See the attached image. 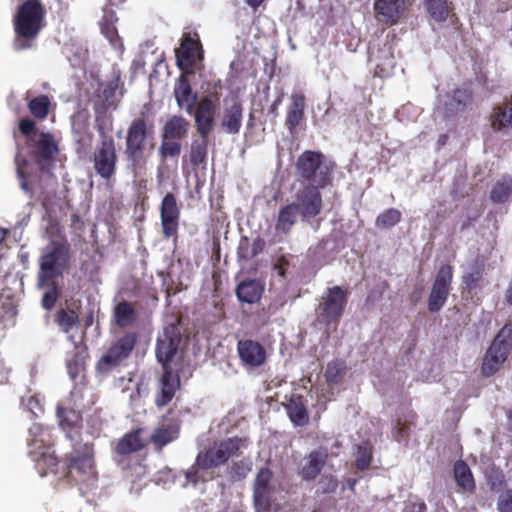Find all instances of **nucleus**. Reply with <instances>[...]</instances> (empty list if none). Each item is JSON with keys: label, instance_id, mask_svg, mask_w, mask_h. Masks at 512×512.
Returning a JSON list of instances; mask_svg holds the SVG:
<instances>
[{"label": "nucleus", "instance_id": "11", "mask_svg": "<svg viewBox=\"0 0 512 512\" xmlns=\"http://www.w3.org/2000/svg\"><path fill=\"white\" fill-rule=\"evenodd\" d=\"M177 67L184 73H192L197 61L204 60V50L197 32H185L179 48L175 50Z\"/></svg>", "mask_w": 512, "mask_h": 512}, {"label": "nucleus", "instance_id": "19", "mask_svg": "<svg viewBox=\"0 0 512 512\" xmlns=\"http://www.w3.org/2000/svg\"><path fill=\"white\" fill-rule=\"evenodd\" d=\"M64 247L60 243H52L40 258L38 285H45L56 281L61 274L59 262L63 257Z\"/></svg>", "mask_w": 512, "mask_h": 512}, {"label": "nucleus", "instance_id": "30", "mask_svg": "<svg viewBox=\"0 0 512 512\" xmlns=\"http://www.w3.org/2000/svg\"><path fill=\"white\" fill-rule=\"evenodd\" d=\"M235 293L240 302L255 304L264 293V285L257 279H245L238 283Z\"/></svg>", "mask_w": 512, "mask_h": 512}, {"label": "nucleus", "instance_id": "55", "mask_svg": "<svg viewBox=\"0 0 512 512\" xmlns=\"http://www.w3.org/2000/svg\"><path fill=\"white\" fill-rule=\"evenodd\" d=\"M100 28L101 33L113 46L119 42L120 37L115 24L100 21Z\"/></svg>", "mask_w": 512, "mask_h": 512}, {"label": "nucleus", "instance_id": "14", "mask_svg": "<svg viewBox=\"0 0 512 512\" xmlns=\"http://www.w3.org/2000/svg\"><path fill=\"white\" fill-rule=\"evenodd\" d=\"M274 474L268 467L258 470L253 483V506L255 512H270L273 504L275 486Z\"/></svg>", "mask_w": 512, "mask_h": 512}, {"label": "nucleus", "instance_id": "18", "mask_svg": "<svg viewBox=\"0 0 512 512\" xmlns=\"http://www.w3.org/2000/svg\"><path fill=\"white\" fill-rule=\"evenodd\" d=\"M182 341L179 328L171 324L165 327L164 332L158 337L155 354L162 368H172L170 362L175 357Z\"/></svg>", "mask_w": 512, "mask_h": 512}, {"label": "nucleus", "instance_id": "32", "mask_svg": "<svg viewBox=\"0 0 512 512\" xmlns=\"http://www.w3.org/2000/svg\"><path fill=\"white\" fill-rule=\"evenodd\" d=\"M190 129L189 121L181 115L171 116L164 124L161 138L181 141L186 138Z\"/></svg>", "mask_w": 512, "mask_h": 512}, {"label": "nucleus", "instance_id": "50", "mask_svg": "<svg viewBox=\"0 0 512 512\" xmlns=\"http://www.w3.org/2000/svg\"><path fill=\"white\" fill-rule=\"evenodd\" d=\"M428 11L433 19L438 22L445 21L451 14L453 8L452 2H427Z\"/></svg>", "mask_w": 512, "mask_h": 512}, {"label": "nucleus", "instance_id": "42", "mask_svg": "<svg viewBox=\"0 0 512 512\" xmlns=\"http://www.w3.org/2000/svg\"><path fill=\"white\" fill-rule=\"evenodd\" d=\"M485 266L483 263H476L471 266L470 271L462 276V283L464 288L471 292L480 287L483 280Z\"/></svg>", "mask_w": 512, "mask_h": 512}, {"label": "nucleus", "instance_id": "43", "mask_svg": "<svg viewBox=\"0 0 512 512\" xmlns=\"http://www.w3.org/2000/svg\"><path fill=\"white\" fill-rule=\"evenodd\" d=\"M50 105V98L45 94L36 96L27 103L29 112L39 120H44L48 116Z\"/></svg>", "mask_w": 512, "mask_h": 512}, {"label": "nucleus", "instance_id": "44", "mask_svg": "<svg viewBox=\"0 0 512 512\" xmlns=\"http://www.w3.org/2000/svg\"><path fill=\"white\" fill-rule=\"evenodd\" d=\"M346 365L343 361L333 360L327 364L325 379L329 385L339 384L345 377Z\"/></svg>", "mask_w": 512, "mask_h": 512}, {"label": "nucleus", "instance_id": "9", "mask_svg": "<svg viewBox=\"0 0 512 512\" xmlns=\"http://www.w3.org/2000/svg\"><path fill=\"white\" fill-rule=\"evenodd\" d=\"M82 398L81 391L73 388L65 401L57 405L56 410L61 429L65 431L67 438L75 443H78L81 436L82 415L79 407Z\"/></svg>", "mask_w": 512, "mask_h": 512}, {"label": "nucleus", "instance_id": "54", "mask_svg": "<svg viewBox=\"0 0 512 512\" xmlns=\"http://www.w3.org/2000/svg\"><path fill=\"white\" fill-rule=\"evenodd\" d=\"M318 485L321 488L322 494L335 493L339 486L338 479L332 474L321 475Z\"/></svg>", "mask_w": 512, "mask_h": 512}, {"label": "nucleus", "instance_id": "49", "mask_svg": "<svg viewBox=\"0 0 512 512\" xmlns=\"http://www.w3.org/2000/svg\"><path fill=\"white\" fill-rule=\"evenodd\" d=\"M39 287L47 289L42 296V307L46 310H51L60 296V291L56 281H51V283L45 285H39Z\"/></svg>", "mask_w": 512, "mask_h": 512}, {"label": "nucleus", "instance_id": "51", "mask_svg": "<svg viewBox=\"0 0 512 512\" xmlns=\"http://www.w3.org/2000/svg\"><path fill=\"white\" fill-rule=\"evenodd\" d=\"M373 460L372 448L368 445H359L357 447L355 467L360 471L367 470Z\"/></svg>", "mask_w": 512, "mask_h": 512}, {"label": "nucleus", "instance_id": "34", "mask_svg": "<svg viewBox=\"0 0 512 512\" xmlns=\"http://www.w3.org/2000/svg\"><path fill=\"white\" fill-rule=\"evenodd\" d=\"M453 477L463 493L473 494L476 490V482L469 465L463 460H457L453 465Z\"/></svg>", "mask_w": 512, "mask_h": 512}, {"label": "nucleus", "instance_id": "16", "mask_svg": "<svg viewBox=\"0 0 512 512\" xmlns=\"http://www.w3.org/2000/svg\"><path fill=\"white\" fill-rule=\"evenodd\" d=\"M182 421L174 409H169L162 417L160 425L153 431L150 441L157 451L179 437Z\"/></svg>", "mask_w": 512, "mask_h": 512}, {"label": "nucleus", "instance_id": "4", "mask_svg": "<svg viewBox=\"0 0 512 512\" xmlns=\"http://www.w3.org/2000/svg\"><path fill=\"white\" fill-rule=\"evenodd\" d=\"M66 478L87 489L96 486L98 475L95 470L92 448L87 444L75 443L67 457Z\"/></svg>", "mask_w": 512, "mask_h": 512}, {"label": "nucleus", "instance_id": "62", "mask_svg": "<svg viewBox=\"0 0 512 512\" xmlns=\"http://www.w3.org/2000/svg\"><path fill=\"white\" fill-rule=\"evenodd\" d=\"M265 241L264 239H262L261 237H257L256 239H254L253 243L251 244V252L249 253V255H247L248 257H256L257 255H259L260 253H262L265 249Z\"/></svg>", "mask_w": 512, "mask_h": 512}, {"label": "nucleus", "instance_id": "56", "mask_svg": "<svg viewBox=\"0 0 512 512\" xmlns=\"http://www.w3.org/2000/svg\"><path fill=\"white\" fill-rule=\"evenodd\" d=\"M497 508L499 512H512V489H507L498 498Z\"/></svg>", "mask_w": 512, "mask_h": 512}, {"label": "nucleus", "instance_id": "31", "mask_svg": "<svg viewBox=\"0 0 512 512\" xmlns=\"http://www.w3.org/2000/svg\"><path fill=\"white\" fill-rule=\"evenodd\" d=\"M112 316L115 325L122 329L133 327L138 320L135 304L127 300H122L114 306Z\"/></svg>", "mask_w": 512, "mask_h": 512}, {"label": "nucleus", "instance_id": "6", "mask_svg": "<svg viewBox=\"0 0 512 512\" xmlns=\"http://www.w3.org/2000/svg\"><path fill=\"white\" fill-rule=\"evenodd\" d=\"M348 302V291L336 285L326 289L315 309L316 321L326 328H336Z\"/></svg>", "mask_w": 512, "mask_h": 512}, {"label": "nucleus", "instance_id": "7", "mask_svg": "<svg viewBox=\"0 0 512 512\" xmlns=\"http://www.w3.org/2000/svg\"><path fill=\"white\" fill-rule=\"evenodd\" d=\"M511 349L512 324L506 323L496 334L484 354L481 374L485 377H491L498 372L503 363L507 360Z\"/></svg>", "mask_w": 512, "mask_h": 512}, {"label": "nucleus", "instance_id": "15", "mask_svg": "<svg viewBox=\"0 0 512 512\" xmlns=\"http://www.w3.org/2000/svg\"><path fill=\"white\" fill-rule=\"evenodd\" d=\"M453 280V267L450 264H443L437 271L428 297V310L431 313L440 311L446 304L451 291Z\"/></svg>", "mask_w": 512, "mask_h": 512}, {"label": "nucleus", "instance_id": "29", "mask_svg": "<svg viewBox=\"0 0 512 512\" xmlns=\"http://www.w3.org/2000/svg\"><path fill=\"white\" fill-rule=\"evenodd\" d=\"M489 120L494 131L512 128V99L494 105Z\"/></svg>", "mask_w": 512, "mask_h": 512}, {"label": "nucleus", "instance_id": "10", "mask_svg": "<svg viewBox=\"0 0 512 512\" xmlns=\"http://www.w3.org/2000/svg\"><path fill=\"white\" fill-rule=\"evenodd\" d=\"M138 342V334L134 331H126L114 341L107 351L96 363V371L106 374L117 368L132 354Z\"/></svg>", "mask_w": 512, "mask_h": 512}, {"label": "nucleus", "instance_id": "23", "mask_svg": "<svg viewBox=\"0 0 512 512\" xmlns=\"http://www.w3.org/2000/svg\"><path fill=\"white\" fill-rule=\"evenodd\" d=\"M179 388V374L174 373L172 368H162V374L159 378V391L156 392L154 399L155 405L158 408H163L168 405Z\"/></svg>", "mask_w": 512, "mask_h": 512}, {"label": "nucleus", "instance_id": "20", "mask_svg": "<svg viewBox=\"0 0 512 512\" xmlns=\"http://www.w3.org/2000/svg\"><path fill=\"white\" fill-rule=\"evenodd\" d=\"M217 106V100H213L211 96L202 97L194 105L192 115H194L195 127L199 136H210L214 127Z\"/></svg>", "mask_w": 512, "mask_h": 512}, {"label": "nucleus", "instance_id": "60", "mask_svg": "<svg viewBox=\"0 0 512 512\" xmlns=\"http://www.w3.org/2000/svg\"><path fill=\"white\" fill-rule=\"evenodd\" d=\"M202 470L199 465H197V458L195 459V463L186 471L185 476L186 479L193 483L194 485L200 481L199 471Z\"/></svg>", "mask_w": 512, "mask_h": 512}, {"label": "nucleus", "instance_id": "58", "mask_svg": "<svg viewBox=\"0 0 512 512\" xmlns=\"http://www.w3.org/2000/svg\"><path fill=\"white\" fill-rule=\"evenodd\" d=\"M117 21H118V17L116 15V11L113 8V2H108L103 7V16H102L101 22L116 24Z\"/></svg>", "mask_w": 512, "mask_h": 512}, {"label": "nucleus", "instance_id": "13", "mask_svg": "<svg viewBox=\"0 0 512 512\" xmlns=\"http://www.w3.org/2000/svg\"><path fill=\"white\" fill-rule=\"evenodd\" d=\"M162 236L164 239L178 241L181 209L176 195L168 192L162 198L159 207Z\"/></svg>", "mask_w": 512, "mask_h": 512}, {"label": "nucleus", "instance_id": "26", "mask_svg": "<svg viewBox=\"0 0 512 512\" xmlns=\"http://www.w3.org/2000/svg\"><path fill=\"white\" fill-rule=\"evenodd\" d=\"M375 17L388 25L396 24L407 10V2H374Z\"/></svg>", "mask_w": 512, "mask_h": 512}, {"label": "nucleus", "instance_id": "48", "mask_svg": "<svg viewBox=\"0 0 512 512\" xmlns=\"http://www.w3.org/2000/svg\"><path fill=\"white\" fill-rule=\"evenodd\" d=\"M486 481L492 491H501L507 486L504 472L496 466L491 467L487 471Z\"/></svg>", "mask_w": 512, "mask_h": 512}, {"label": "nucleus", "instance_id": "5", "mask_svg": "<svg viewBox=\"0 0 512 512\" xmlns=\"http://www.w3.org/2000/svg\"><path fill=\"white\" fill-rule=\"evenodd\" d=\"M152 133V127L149 129L144 118H135L127 129L124 154L134 174L146 166L147 144Z\"/></svg>", "mask_w": 512, "mask_h": 512}, {"label": "nucleus", "instance_id": "24", "mask_svg": "<svg viewBox=\"0 0 512 512\" xmlns=\"http://www.w3.org/2000/svg\"><path fill=\"white\" fill-rule=\"evenodd\" d=\"M237 350L241 361L250 367H259L266 360L265 348L257 341L251 339L240 340Z\"/></svg>", "mask_w": 512, "mask_h": 512}, {"label": "nucleus", "instance_id": "46", "mask_svg": "<svg viewBox=\"0 0 512 512\" xmlns=\"http://www.w3.org/2000/svg\"><path fill=\"white\" fill-rule=\"evenodd\" d=\"M401 218L402 214L398 209L389 208L377 216L375 226L379 229H389L398 224Z\"/></svg>", "mask_w": 512, "mask_h": 512}, {"label": "nucleus", "instance_id": "36", "mask_svg": "<svg viewBox=\"0 0 512 512\" xmlns=\"http://www.w3.org/2000/svg\"><path fill=\"white\" fill-rule=\"evenodd\" d=\"M142 431L141 428H138L126 433L119 439L115 452L118 455L125 456L142 450L145 447V443L141 438Z\"/></svg>", "mask_w": 512, "mask_h": 512}, {"label": "nucleus", "instance_id": "33", "mask_svg": "<svg viewBox=\"0 0 512 512\" xmlns=\"http://www.w3.org/2000/svg\"><path fill=\"white\" fill-rule=\"evenodd\" d=\"M283 406L291 422L296 426H305L309 422V415L304 404V398L299 394H292Z\"/></svg>", "mask_w": 512, "mask_h": 512}, {"label": "nucleus", "instance_id": "8", "mask_svg": "<svg viewBox=\"0 0 512 512\" xmlns=\"http://www.w3.org/2000/svg\"><path fill=\"white\" fill-rule=\"evenodd\" d=\"M244 446L245 440L237 436L217 441L197 454V465L204 471L218 468L237 456Z\"/></svg>", "mask_w": 512, "mask_h": 512}, {"label": "nucleus", "instance_id": "61", "mask_svg": "<svg viewBox=\"0 0 512 512\" xmlns=\"http://www.w3.org/2000/svg\"><path fill=\"white\" fill-rule=\"evenodd\" d=\"M250 252H251V247H250L248 239L245 237L239 243L238 250H237L238 258L242 259V260L253 259V257L247 256V255H249Z\"/></svg>", "mask_w": 512, "mask_h": 512}, {"label": "nucleus", "instance_id": "27", "mask_svg": "<svg viewBox=\"0 0 512 512\" xmlns=\"http://www.w3.org/2000/svg\"><path fill=\"white\" fill-rule=\"evenodd\" d=\"M29 454L35 462V468L41 477H44L49 473H56L58 459L51 450V446H44L40 449H31Z\"/></svg>", "mask_w": 512, "mask_h": 512}, {"label": "nucleus", "instance_id": "22", "mask_svg": "<svg viewBox=\"0 0 512 512\" xmlns=\"http://www.w3.org/2000/svg\"><path fill=\"white\" fill-rule=\"evenodd\" d=\"M329 459L326 447H318L310 451L303 459L298 475L303 481H314L322 472Z\"/></svg>", "mask_w": 512, "mask_h": 512}, {"label": "nucleus", "instance_id": "25", "mask_svg": "<svg viewBox=\"0 0 512 512\" xmlns=\"http://www.w3.org/2000/svg\"><path fill=\"white\" fill-rule=\"evenodd\" d=\"M174 97L179 108L185 109L189 115H192L197 94L193 92L189 79L184 72H182L175 83Z\"/></svg>", "mask_w": 512, "mask_h": 512}, {"label": "nucleus", "instance_id": "28", "mask_svg": "<svg viewBox=\"0 0 512 512\" xmlns=\"http://www.w3.org/2000/svg\"><path fill=\"white\" fill-rule=\"evenodd\" d=\"M243 120V106L240 101L234 99L226 106L221 121L222 129L228 134H238Z\"/></svg>", "mask_w": 512, "mask_h": 512}, {"label": "nucleus", "instance_id": "41", "mask_svg": "<svg viewBox=\"0 0 512 512\" xmlns=\"http://www.w3.org/2000/svg\"><path fill=\"white\" fill-rule=\"evenodd\" d=\"M29 436L28 439V445L32 449H40L44 446H50L48 444L50 437V433L48 431V428L44 427L40 423H33L31 427L29 428Z\"/></svg>", "mask_w": 512, "mask_h": 512}, {"label": "nucleus", "instance_id": "59", "mask_svg": "<svg viewBox=\"0 0 512 512\" xmlns=\"http://www.w3.org/2000/svg\"><path fill=\"white\" fill-rule=\"evenodd\" d=\"M15 162H16V165H17V176H18V178L20 180V187H21L22 190H24L26 192H29L30 191V187H29V184H28L27 177H26V174L24 172V169H23V167L20 164L19 155L16 156Z\"/></svg>", "mask_w": 512, "mask_h": 512}, {"label": "nucleus", "instance_id": "64", "mask_svg": "<svg viewBox=\"0 0 512 512\" xmlns=\"http://www.w3.org/2000/svg\"><path fill=\"white\" fill-rule=\"evenodd\" d=\"M231 470L237 476V480H241L247 476L250 467H245L242 463H233Z\"/></svg>", "mask_w": 512, "mask_h": 512}, {"label": "nucleus", "instance_id": "40", "mask_svg": "<svg viewBox=\"0 0 512 512\" xmlns=\"http://www.w3.org/2000/svg\"><path fill=\"white\" fill-rule=\"evenodd\" d=\"M512 195V178L497 181L490 191V200L495 204L505 203Z\"/></svg>", "mask_w": 512, "mask_h": 512}, {"label": "nucleus", "instance_id": "2", "mask_svg": "<svg viewBox=\"0 0 512 512\" xmlns=\"http://www.w3.org/2000/svg\"><path fill=\"white\" fill-rule=\"evenodd\" d=\"M18 130L26 139L31 158L42 172H48L59 149L50 132H40L34 120L25 117L19 120Z\"/></svg>", "mask_w": 512, "mask_h": 512}, {"label": "nucleus", "instance_id": "45", "mask_svg": "<svg viewBox=\"0 0 512 512\" xmlns=\"http://www.w3.org/2000/svg\"><path fill=\"white\" fill-rule=\"evenodd\" d=\"M112 125H113V118L111 115L107 114V112L105 110L104 111L96 110L95 128L99 134L100 141H103L106 138H113L110 135V132L112 131Z\"/></svg>", "mask_w": 512, "mask_h": 512}, {"label": "nucleus", "instance_id": "53", "mask_svg": "<svg viewBox=\"0 0 512 512\" xmlns=\"http://www.w3.org/2000/svg\"><path fill=\"white\" fill-rule=\"evenodd\" d=\"M119 86V78H116L114 81H110L102 91L103 98V109L107 110L111 107L116 108L115 104V96L116 90Z\"/></svg>", "mask_w": 512, "mask_h": 512}, {"label": "nucleus", "instance_id": "47", "mask_svg": "<svg viewBox=\"0 0 512 512\" xmlns=\"http://www.w3.org/2000/svg\"><path fill=\"white\" fill-rule=\"evenodd\" d=\"M78 320V314L72 309H60L55 314V322L65 333H68Z\"/></svg>", "mask_w": 512, "mask_h": 512}, {"label": "nucleus", "instance_id": "39", "mask_svg": "<svg viewBox=\"0 0 512 512\" xmlns=\"http://www.w3.org/2000/svg\"><path fill=\"white\" fill-rule=\"evenodd\" d=\"M473 101V92L469 88H457L453 91V95L447 108L452 113L464 111Z\"/></svg>", "mask_w": 512, "mask_h": 512}, {"label": "nucleus", "instance_id": "35", "mask_svg": "<svg viewBox=\"0 0 512 512\" xmlns=\"http://www.w3.org/2000/svg\"><path fill=\"white\" fill-rule=\"evenodd\" d=\"M305 96L302 93H293L288 107L285 124L290 132L300 125L305 117Z\"/></svg>", "mask_w": 512, "mask_h": 512}, {"label": "nucleus", "instance_id": "37", "mask_svg": "<svg viewBox=\"0 0 512 512\" xmlns=\"http://www.w3.org/2000/svg\"><path fill=\"white\" fill-rule=\"evenodd\" d=\"M209 136H200L199 139H193L190 145L189 160L194 169L205 168L208 158Z\"/></svg>", "mask_w": 512, "mask_h": 512}, {"label": "nucleus", "instance_id": "12", "mask_svg": "<svg viewBox=\"0 0 512 512\" xmlns=\"http://www.w3.org/2000/svg\"><path fill=\"white\" fill-rule=\"evenodd\" d=\"M92 163L96 174L103 180L110 181L114 178L117 171L118 155L113 138L99 141L92 155Z\"/></svg>", "mask_w": 512, "mask_h": 512}, {"label": "nucleus", "instance_id": "57", "mask_svg": "<svg viewBox=\"0 0 512 512\" xmlns=\"http://www.w3.org/2000/svg\"><path fill=\"white\" fill-rule=\"evenodd\" d=\"M78 138H76V144H77V153H80V151L86 150L89 147H91V143L93 140V133L89 131L88 129L85 130L83 134H79Z\"/></svg>", "mask_w": 512, "mask_h": 512}, {"label": "nucleus", "instance_id": "63", "mask_svg": "<svg viewBox=\"0 0 512 512\" xmlns=\"http://www.w3.org/2000/svg\"><path fill=\"white\" fill-rule=\"evenodd\" d=\"M427 506L424 501L409 502L403 512H426Z\"/></svg>", "mask_w": 512, "mask_h": 512}, {"label": "nucleus", "instance_id": "1", "mask_svg": "<svg viewBox=\"0 0 512 512\" xmlns=\"http://www.w3.org/2000/svg\"><path fill=\"white\" fill-rule=\"evenodd\" d=\"M46 10L41 2H22L13 17L14 39L16 51L30 49L45 26Z\"/></svg>", "mask_w": 512, "mask_h": 512}, {"label": "nucleus", "instance_id": "52", "mask_svg": "<svg viewBox=\"0 0 512 512\" xmlns=\"http://www.w3.org/2000/svg\"><path fill=\"white\" fill-rule=\"evenodd\" d=\"M158 153L163 160L168 157H178L181 153V144L176 140L161 138V145L159 147Z\"/></svg>", "mask_w": 512, "mask_h": 512}, {"label": "nucleus", "instance_id": "17", "mask_svg": "<svg viewBox=\"0 0 512 512\" xmlns=\"http://www.w3.org/2000/svg\"><path fill=\"white\" fill-rule=\"evenodd\" d=\"M321 189L315 185H305L296 193V205L302 219H311L317 217L323 208V199Z\"/></svg>", "mask_w": 512, "mask_h": 512}, {"label": "nucleus", "instance_id": "3", "mask_svg": "<svg viewBox=\"0 0 512 512\" xmlns=\"http://www.w3.org/2000/svg\"><path fill=\"white\" fill-rule=\"evenodd\" d=\"M335 164L327 160L320 151L305 150L297 158L295 163L298 179L306 185L328 187L333 183V171Z\"/></svg>", "mask_w": 512, "mask_h": 512}, {"label": "nucleus", "instance_id": "21", "mask_svg": "<svg viewBox=\"0 0 512 512\" xmlns=\"http://www.w3.org/2000/svg\"><path fill=\"white\" fill-rule=\"evenodd\" d=\"M87 347L75 345L74 350L67 354L66 368L70 379L74 382V387L82 392L86 385V362L88 359Z\"/></svg>", "mask_w": 512, "mask_h": 512}, {"label": "nucleus", "instance_id": "38", "mask_svg": "<svg viewBox=\"0 0 512 512\" xmlns=\"http://www.w3.org/2000/svg\"><path fill=\"white\" fill-rule=\"evenodd\" d=\"M297 214H299V211L297 210L296 205L293 203L282 207L279 210L276 220V231L283 234H288L297 221Z\"/></svg>", "mask_w": 512, "mask_h": 512}]
</instances>
